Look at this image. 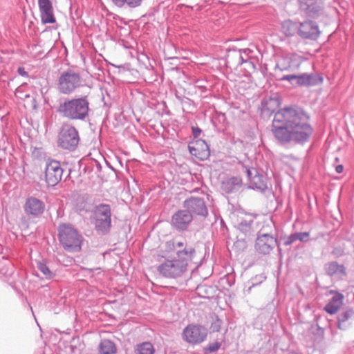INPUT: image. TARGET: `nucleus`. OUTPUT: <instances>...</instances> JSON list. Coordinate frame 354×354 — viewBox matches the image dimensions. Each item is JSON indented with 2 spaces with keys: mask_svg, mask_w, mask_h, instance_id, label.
<instances>
[{
  "mask_svg": "<svg viewBox=\"0 0 354 354\" xmlns=\"http://www.w3.org/2000/svg\"><path fill=\"white\" fill-rule=\"evenodd\" d=\"M281 106L279 100L276 98H270L262 102L261 109V114L265 116H270L272 113L277 111Z\"/></svg>",
  "mask_w": 354,
  "mask_h": 354,
  "instance_id": "nucleus-20",
  "label": "nucleus"
},
{
  "mask_svg": "<svg viewBox=\"0 0 354 354\" xmlns=\"http://www.w3.org/2000/svg\"><path fill=\"white\" fill-rule=\"evenodd\" d=\"M295 160H297L298 161V162H300V160H299V159L295 158Z\"/></svg>",
  "mask_w": 354,
  "mask_h": 354,
  "instance_id": "nucleus-43",
  "label": "nucleus"
},
{
  "mask_svg": "<svg viewBox=\"0 0 354 354\" xmlns=\"http://www.w3.org/2000/svg\"><path fill=\"white\" fill-rule=\"evenodd\" d=\"M44 209V205L43 203L34 197L28 198L24 205V210L26 213L32 216H37L41 214Z\"/></svg>",
  "mask_w": 354,
  "mask_h": 354,
  "instance_id": "nucleus-19",
  "label": "nucleus"
},
{
  "mask_svg": "<svg viewBox=\"0 0 354 354\" xmlns=\"http://www.w3.org/2000/svg\"><path fill=\"white\" fill-rule=\"evenodd\" d=\"M38 268L44 274L46 278L50 279L53 277V274L52 272L49 270L48 266L44 263L39 262L38 263Z\"/></svg>",
  "mask_w": 354,
  "mask_h": 354,
  "instance_id": "nucleus-31",
  "label": "nucleus"
},
{
  "mask_svg": "<svg viewBox=\"0 0 354 354\" xmlns=\"http://www.w3.org/2000/svg\"><path fill=\"white\" fill-rule=\"evenodd\" d=\"M188 148L190 153L201 160L207 159L210 154L207 143L203 140H196L189 142Z\"/></svg>",
  "mask_w": 354,
  "mask_h": 354,
  "instance_id": "nucleus-12",
  "label": "nucleus"
},
{
  "mask_svg": "<svg viewBox=\"0 0 354 354\" xmlns=\"http://www.w3.org/2000/svg\"><path fill=\"white\" fill-rule=\"evenodd\" d=\"M219 324H220V321L219 320H217L216 322L214 323V326H213L214 328H216L217 326H219Z\"/></svg>",
  "mask_w": 354,
  "mask_h": 354,
  "instance_id": "nucleus-40",
  "label": "nucleus"
},
{
  "mask_svg": "<svg viewBox=\"0 0 354 354\" xmlns=\"http://www.w3.org/2000/svg\"><path fill=\"white\" fill-rule=\"evenodd\" d=\"M58 232L59 242L66 251L75 252L80 250L83 237L76 229L63 224L59 226Z\"/></svg>",
  "mask_w": 354,
  "mask_h": 354,
  "instance_id": "nucleus-4",
  "label": "nucleus"
},
{
  "mask_svg": "<svg viewBox=\"0 0 354 354\" xmlns=\"http://www.w3.org/2000/svg\"><path fill=\"white\" fill-rule=\"evenodd\" d=\"M335 171H337V173L338 174H340L343 171V166L339 165H337L335 168Z\"/></svg>",
  "mask_w": 354,
  "mask_h": 354,
  "instance_id": "nucleus-36",
  "label": "nucleus"
},
{
  "mask_svg": "<svg viewBox=\"0 0 354 354\" xmlns=\"http://www.w3.org/2000/svg\"><path fill=\"white\" fill-rule=\"evenodd\" d=\"M19 91H20V88H17L16 93H18Z\"/></svg>",
  "mask_w": 354,
  "mask_h": 354,
  "instance_id": "nucleus-42",
  "label": "nucleus"
},
{
  "mask_svg": "<svg viewBox=\"0 0 354 354\" xmlns=\"http://www.w3.org/2000/svg\"><path fill=\"white\" fill-rule=\"evenodd\" d=\"M318 331L321 335H324V329L318 326Z\"/></svg>",
  "mask_w": 354,
  "mask_h": 354,
  "instance_id": "nucleus-38",
  "label": "nucleus"
},
{
  "mask_svg": "<svg viewBox=\"0 0 354 354\" xmlns=\"http://www.w3.org/2000/svg\"><path fill=\"white\" fill-rule=\"evenodd\" d=\"M250 182L253 187L257 189H263L264 187V183L262 177L257 175V171H255L254 177H253Z\"/></svg>",
  "mask_w": 354,
  "mask_h": 354,
  "instance_id": "nucleus-30",
  "label": "nucleus"
},
{
  "mask_svg": "<svg viewBox=\"0 0 354 354\" xmlns=\"http://www.w3.org/2000/svg\"><path fill=\"white\" fill-rule=\"evenodd\" d=\"M165 247L166 249H171L174 247V245L170 243H167Z\"/></svg>",
  "mask_w": 354,
  "mask_h": 354,
  "instance_id": "nucleus-37",
  "label": "nucleus"
},
{
  "mask_svg": "<svg viewBox=\"0 0 354 354\" xmlns=\"http://www.w3.org/2000/svg\"><path fill=\"white\" fill-rule=\"evenodd\" d=\"M195 254L194 248L185 247L183 250L178 251L176 259L165 261L158 270L162 276L167 278L180 277L187 271L188 265L192 261Z\"/></svg>",
  "mask_w": 354,
  "mask_h": 354,
  "instance_id": "nucleus-2",
  "label": "nucleus"
},
{
  "mask_svg": "<svg viewBox=\"0 0 354 354\" xmlns=\"http://www.w3.org/2000/svg\"><path fill=\"white\" fill-rule=\"evenodd\" d=\"M41 20L43 24L55 23L53 8L50 0H38Z\"/></svg>",
  "mask_w": 354,
  "mask_h": 354,
  "instance_id": "nucleus-13",
  "label": "nucleus"
},
{
  "mask_svg": "<svg viewBox=\"0 0 354 354\" xmlns=\"http://www.w3.org/2000/svg\"><path fill=\"white\" fill-rule=\"evenodd\" d=\"M183 337L187 342L196 344L205 339L207 333L205 329L199 325L189 324L183 330Z\"/></svg>",
  "mask_w": 354,
  "mask_h": 354,
  "instance_id": "nucleus-8",
  "label": "nucleus"
},
{
  "mask_svg": "<svg viewBox=\"0 0 354 354\" xmlns=\"http://www.w3.org/2000/svg\"><path fill=\"white\" fill-rule=\"evenodd\" d=\"M111 208L108 205H100L94 211V224L96 229L102 232H107L111 227Z\"/></svg>",
  "mask_w": 354,
  "mask_h": 354,
  "instance_id": "nucleus-6",
  "label": "nucleus"
},
{
  "mask_svg": "<svg viewBox=\"0 0 354 354\" xmlns=\"http://www.w3.org/2000/svg\"><path fill=\"white\" fill-rule=\"evenodd\" d=\"M114 6L118 8H123L127 6L131 8H134L141 4L142 0H111Z\"/></svg>",
  "mask_w": 354,
  "mask_h": 354,
  "instance_id": "nucleus-25",
  "label": "nucleus"
},
{
  "mask_svg": "<svg viewBox=\"0 0 354 354\" xmlns=\"http://www.w3.org/2000/svg\"><path fill=\"white\" fill-rule=\"evenodd\" d=\"M192 133H193V135L195 138H197L200 136V134L201 133V130L200 128L198 127H192Z\"/></svg>",
  "mask_w": 354,
  "mask_h": 354,
  "instance_id": "nucleus-33",
  "label": "nucleus"
},
{
  "mask_svg": "<svg viewBox=\"0 0 354 354\" xmlns=\"http://www.w3.org/2000/svg\"><path fill=\"white\" fill-rule=\"evenodd\" d=\"M184 206L191 214L202 216H206L207 214L204 201L199 198H190L186 200Z\"/></svg>",
  "mask_w": 354,
  "mask_h": 354,
  "instance_id": "nucleus-16",
  "label": "nucleus"
},
{
  "mask_svg": "<svg viewBox=\"0 0 354 354\" xmlns=\"http://www.w3.org/2000/svg\"><path fill=\"white\" fill-rule=\"evenodd\" d=\"M176 245L178 247H183L184 245V243L183 242H178L177 243Z\"/></svg>",
  "mask_w": 354,
  "mask_h": 354,
  "instance_id": "nucleus-41",
  "label": "nucleus"
},
{
  "mask_svg": "<svg viewBox=\"0 0 354 354\" xmlns=\"http://www.w3.org/2000/svg\"><path fill=\"white\" fill-rule=\"evenodd\" d=\"M221 344L218 342H214L206 348V350L209 352H215L219 348Z\"/></svg>",
  "mask_w": 354,
  "mask_h": 354,
  "instance_id": "nucleus-32",
  "label": "nucleus"
},
{
  "mask_svg": "<svg viewBox=\"0 0 354 354\" xmlns=\"http://www.w3.org/2000/svg\"><path fill=\"white\" fill-rule=\"evenodd\" d=\"M246 171H247L248 179H249L250 181H251V179H252V178L254 177V169H247ZM255 171H254V172Z\"/></svg>",
  "mask_w": 354,
  "mask_h": 354,
  "instance_id": "nucleus-34",
  "label": "nucleus"
},
{
  "mask_svg": "<svg viewBox=\"0 0 354 354\" xmlns=\"http://www.w3.org/2000/svg\"><path fill=\"white\" fill-rule=\"evenodd\" d=\"M287 111L286 109L277 111L272 122L273 128H280L281 126H288Z\"/></svg>",
  "mask_w": 354,
  "mask_h": 354,
  "instance_id": "nucleus-23",
  "label": "nucleus"
},
{
  "mask_svg": "<svg viewBox=\"0 0 354 354\" xmlns=\"http://www.w3.org/2000/svg\"><path fill=\"white\" fill-rule=\"evenodd\" d=\"M192 216L190 212L186 210L178 211L172 217L173 224L180 230H185L191 222Z\"/></svg>",
  "mask_w": 354,
  "mask_h": 354,
  "instance_id": "nucleus-18",
  "label": "nucleus"
},
{
  "mask_svg": "<svg viewBox=\"0 0 354 354\" xmlns=\"http://www.w3.org/2000/svg\"><path fill=\"white\" fill-rule=\"evenodd\" d=\"M18 73L21 75V76H27L28 75V73L27 72L25 71L24 68H21V67H19L18 68Z\"/></svg>",
  "mask_w": 354,
  "mask_h": 354,
  "instance_id": "nucleus-35",
  "label": "nucleus"
},
{
  "mask_svg": "<svg viewBox=\"0 0 354 354\" xmlns=\"http://www.w3.org/2000/svg\"><path fill=\"white\" fill-rule=\"evenodd\" d=\"M98 348L100 354H115L117 351L115 344L109 339H103Z\"/></svg>",
  "mask_w": 354,
  "mask_h": 354,
  "instance_id": "nucleus-24",
  "label": "nucleus"
},
{
  "mask_svg": "<svg viewBox=\"0 0 354 354\" xmlns=\"http://www.w3.org/2000/svg\"><path fill=\"white\" fill-rule=\"evenodd\" d=\"M308 120V115L301 108L289 106V142L303 144L309 140L313 129Z\"/></svg>",
  "mask_w": 354,
  "mask_h": 354,
  "instance_id": "nucleus-1",
  "label": "nucleus"
},
{
  "mask_svg": "<svg viewBox=\"0 0 354 354\" xmlns=\"http://www.w3.org/2000/svg\"><path fill=\"white\" fill-rule=\"evenodd\" d=\"M276 243L277 241L274 237L268 234H263L258 237L256 248L259 253L267 254L274 248Z\"/></svg>",
  "mask_w": 354,
  "mask_h": 354,
  "instance_id": "nucleus-17",
  "label": "nucleus"
},
{
  "mask_svg": "<svg viewBox=\"0 0 354 354\" xmlns=\"http://www.w3.org/2000/svg\"><path fill=\"white\" fill-rule=\"evenodd\" d=\"M288 126H281L280 128H273L275 137L281 141L286 140L288 138Z\"/></svg>",
  "mask_w": 354,
  "mask_h": 354,
  "instance_id": "nucleus-28",
  "label": "nucleus"
},
{
  "mask_svg": "<svg viewBox=\"0 0 354 354\" xmlns=\"http://www.w3.org/2000/svg\"><path fill=\"white\" fill-rule=\"evenodd\" d=\"M344 296L340 293L335 294L325 306L324 310L330 315L335 314L343 304Z\"/></svg>",
  "mask_w": 354,
  "mask_h": 354,
  "instance_id": "nucleus-21",
  "label": "nucleus"
},
{
  "mask_svg": "<svg viewBox=\"0 0 354 354\" xmlns=\"http://www.w3.org/2000/svg\"><path fill=\"white\" fill-rule=\"evenodd\" d=\"M337 326L339 329L344 330L350 328L354 321V310L346 307L342 310L337 317Z\"/></svg>",
  "mask_w": 354,
  "mask_h": 354,
  "instance_id": "nucleus-15",
  "label": "nucleus"
},
{
  "mask_svg": "<svg viewBox=\"0 0 354 354\" xmlns=\"http://www.w3.org/2000/svg\"><path fill=\"white\" fill-rule=\"evenodd\" d=\"M160 256H161L162 257H166L167 254H165V252L162 250H160Z\"/></svg>",
  "mask_w": 354,
  "mask_h": 354,
  "instance_id": "nucleus-39",
  "label": "nucleus"
},
{
  "mask_svg": "<svg viewBox=\"0 0 354 354\" xmlns=\"http://www.w3.org/2000/svg\"><path fill=\"white\" fill-rule=\"evenodd\" d=\"M88 101L86 96L65 101L59 106L58 111L63 116L72 120H83L88 113Z\"/></svg>",
  "mask_w": 354,
  "mask_h": 354,
  "instance_id": "nucleus-3",
  "label": "nucleus"
},
{
  "mask_svg": "<svg viewBox=\"0 0 354 354\" xmlns=\"http://www.w3.org/2000/svg\"><path fill=\"white\" fill-rule=\"evenodd\" d=\"M299 8L307 17L317 18L322 14L323 6L318 0H298Z\"/></svg>",
  "mask_w": 354,
  "mask_h": 354,
  "instance_id": "nucleus-10",
  "label": "nucleus"
},
{
  "mask_svg": "<svg viewBox=\"0 0 354 354\" xmlns=\"http://www.w3.org/2000/svg\"><path fill=\"white\" fill-rule=\"evenodd\" d=\"M81 84V77L78 73L71 71L64 72L58 79L57 89L63 94H70Z\"/></svg>",
  "mask_w": 354,
  "mask_h": 354,
  "instance_id": "nucleus-5",
  "label": "nucleus"
},
{
  "mask_svg": "<svg viewBox=\"0 0 354 354\" xmlns=\"http://www.w3.org/2000/svg\"><path fill=\"white\" fill-rule=\"evenodd\" d=\"M78 142V132L75 127L69 125L64 126L59 135V146L66 149H73Z\"/></svg>",
  "mask_w": 354,
  "mask_h": 354,
  "instance_id": "nucleus-7",
  "label": "nucleus"
},
{
  "mask_svg": "<svg viewBox=\"0 0 354 354\" xmlns=\"http://www.w3.org/2000/svg\"><path fill=\"white\" fill-rule=\"evenodd\" d=\"M242 185V179L239 177H232L225 183V189L227 192H231L236 188L241 187Z\"/></svg>",
  "mask_w": 354,
  "mask_h": 354,
  "instance_id": "nucleus-26",
  "label": "nucleus"
},
{
  "mask_svg": "<svg viewBox=\"0 0 354 354\" xmlns=\"http://www.w3.org/2000/svg\"><path fill=\"white\" fill-rule=\"evenodd\" d=\"M295 80L298 86H310L321 84L323 78L317 73H303L301 75H289V82Z\"/></svg>",
  "mask_w": 354,
  "mask_h": 354,
  "instance_id": "nucleus-11",
  "label": "nucleus"
},
{
  "mask_svg": "<svg viewBox=\"0 0 354 354\" xmlns=\"http://www.w3.org/2000/svg\"><path fill=\"white\" fill-rule=\"evenodd\" d=\"M295 160H297L298 161V162H300V160H299V159L295 158Z\"/></svg>",
  "mask_w": 354,
  "mask_h": 354,
  "instance_id": "nucleus-44",
  "label": "nucleus"
},
{
  "mask_svg": "<svg viewBox=\"0 0 354 354\" xmlns=\"http://www.w3.org/2000/svg\"><path fill=\"white\" fill-rule=\"evenodd\" d=\"M63 169L58 161L50 160L46 162L45 168V180L51 186L57 185L61 180Z\"/></svg>",
  "mask_w": 354,
  "mask_h": 354,
  "instance_id": "nucleus-9",
  "label": "nucleus"
},
{
  "mask_svg": "<svg viewBox=\"0 0 354 354\" xmlns=\"http://www.w3.org/2000/svg\"><path fill=\"white\" fill-rule=\"evenodd\" d=\"M136 351L137 354H153L155 350L151 343L143 342L137 346Z\"/></svg>",
  "mask_w": 354,
  "mask_h": 354,
  "instance_id": "nucleus-27",
  "label": "nucleus"
},
{
  "mask_svg": "<svg viewBox=\"0 0 354 354\" xmlns=\"http://www.w3.org/2000/svg\"><path fill=\"white\" fill-rule=\"evenodd\" d=\"M325 270L327 274L330 276L333 275H339V276H344L346 275L345 267L343 265L339 264L336 261H332L327 263L325 266Z\"/></svg>",
  "mask_w": 354,
  "mask_h": 354,
  "instance_id": "nucleus-22",
  "label": "nucleus"
},
{
  "mask_svg": "<svg viewBox=\"0 0 354 354\" xmlns=\"http://www.w3.org/2000/svg\"><path fill=\"white\" fill-rule=\"evenodd\" d=\"M295 160H297L298 161V162H300V160H299V159L295 158Z\"/></svg>",
  "mask_w": 354,
  "mask_h": 354,
  "instance_id": "nucleus-45",
  "label": "nucleus"
},
{
  "mask_svg": "<svg viewBox=\"0 0 354 354\" xmlns=\"http://www.w3.org/2000/svg\"><path fill=\"white\" fill-rule=\"evenodd\" d=\"M309 233L308 232H297L289 236V244L299 240L301 242H306L308 240Z\"/></svg>",
  "mask_w": 354,
  "mask_h": 354,
  "instance_id": "nucleus-29",
  "label": "nucleus"
},
{
  "mask_svg": "<svg viewBox=\"0 0 354 354\" xmlns=\"http://www.w3.org/2000/svg\"><path fill=\"white\" fill-rule=\"evenodd\" d=\"M299 34L303 38L316 40L320 35V31L315 23L308 21L300 24Z\"/></svg>",
  "mask_w": 354,
  "mask_h": 354,
  "instance_id": "nucleus-14",
  "label": "nucleus"
}]
</instances>
